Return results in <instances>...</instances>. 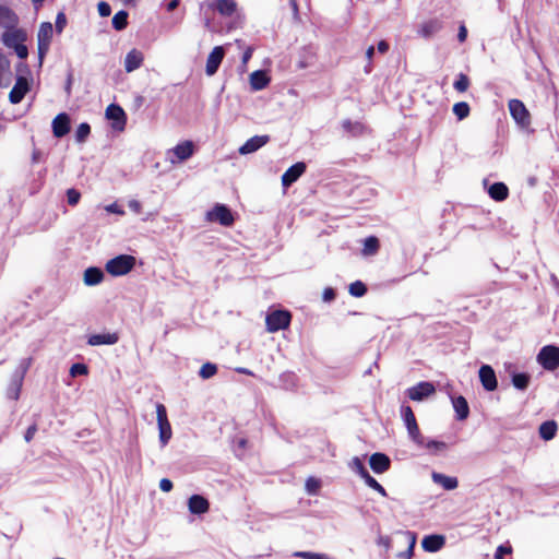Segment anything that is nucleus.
Instances as JSON below:
<instances>
[{
  "mask_svg": "<svg viewBox=\"0 0 559 559\" xmlns=\"http://www.w3.org/2000/svg\"><path fill=\"white\" fill-rule=\"evenodd\" d=\"M23 34L20 32V31H14V29H11V31H8L3 34V43L5 46L10 47V48H13L17 45H20L21 40H23Z\"/></svg>",
  "mask_w": 559,
  "mask_h": 559,
  "instance_id": "33",
  "label": "nucleus"
},
{
  "mask_svg": "<svg viewBox=\"0 0 559 559\" xmlns=\"http://www.w3.org/2000/svg\"><path fill=\"white\" fill-rule=\"evenodd\" d=\"M488 193L495 201H504L509 195V189L503 182H495L490 186Z\"/></svg>",
  "mask_w": 559,
  "mask_h": 559,
  "instance_id": "30",
  "label": "nucleus"
},
{
  "mask_svg": "<svg viewBox=\"0 0 559 559\" xmlns=\"http://www.w3.org/2000/svg\"><path fill=\"white\" fill-rule=\"evenodd\" d=\"M135 265V258L120 254L107 261L105 269L112 276H122L129 273Z\"/></svg>",
  "mask_w": 559,
  "mask_h": 559,
  "instance_id": "1",
  "label": "nucleus"
},
{
  "mask_svg": "<svg viewBox=\"0 0 559 559\" xmlns=\"http://www.w3.org/2000/svg\"><path fill=\"white\" fill-rule=\"evenodd\" d=\"M90 133H91L90 124L87 122H82L81 124H79V127L75 131L76 142H79V143L85 142V140L87 139Z\"/></svg>",
  "mask_w": 559,
  "mask_h": 559,
  "instance_id": "40",
  "label": "nucleus"
},
{
  "mask_svg": "<svg viewBox=\"0 0 559 559\" xmlns=\"http://www.w3.org/2000/svg\"><path fill=\"white\" fill-rule=\"evenodd\" d=\"M509 111L514 121L522 128H526L531 124V115L520 99H511L508 104Z\"/></svg>",
  "mask_w": 559,
  "mask_h": 559,
  "instance_id": "6",
  "label": "nucleus"
},
{
  "mask_svg": "<svg viewBox=\"0 0 559 559\" xmlns=\"http://www.w3.org/2000/svg\"><path fill=\"white\" fill-rule=\"evenodd\" d=\"M217 372V367L214 364L206 362L202 365L199 371V376L203 379H209Z\"/></svg>",
  "mask_w": 559,
  "mask_h": 559,
  "instance_id": "46",
  "label": "nucleus"
},
{
  "mask_svg": "<svg viewBox=\"0 0 559 559\" xmlns=\"http://www.w3.org/2000/svg\"><path fill=\"white\" fill-rule=\"evenodd\" d=\"M22 383H23V381L14 378V376H12L11 383L8 386V390H7V395H8L9 399H12V400H17L19 399L20 392H21V388H22Z\"/></svg>",
  "mask_w": 559,
  "mask_h": 559,
  "instance_id": "36",
  "label": "nucleus"
},
{
  "mask_svg": "<svg viewBox=\"0 0 559 559\" xmlns=\"http://www.w3.org/2000/svg\"><path fill=\"white\" fill-rule=\"evenodd\" d=\"M442 28V22L438 19L426 21L421 24L418 34L425 38H429Z\"/></svg>",
  "mask_w": 559,
  "mask_h": 559,
  "instance_id": "25",
  "label": "nucleus"
},
{
  "mask_svg": "<svg viewBox=\"0 0 559 559\" xmlns=\"http://www.w3.org/2000/svg\"><path fill=\"white\" fill-rule=\"evenodd\" d=\"M188 508L192 514H203L209 511L210 503L203 496L193 495L189 498Z\"/></svg>",
  "mask_w": 559,
  "mask_h": 559,
  "instance_id": "21",
  "label": "nucleus"
},
{
  "mask_svg": "<svg viewBox=\"0 0 559 559\" xmlns=\"http://www.w3.org/2000/svg\"><path fill=\"white\" fill-rule=\"evenodd\" d=\"M270 79L266 73L261 70L253 71L250 74V86L253 91H261L267 86Z\"/></svg>",
  "mask_w": 559,
  "mask_h": 559,
  "instance_id": "29",
  "label": "nucleus"
},
{
  "mask_svg": "<svg viewBox=\"0 0 559 559\" xmlns=\"http://www.w3.org/2000/svg\"><path fill=\"white\" fill-rule=\"evenodd\" d=\"M28 91L27 80L23 76L17 78L14 86L9 93V99L12 104H19Z\"/></svg>",
  "mask_w": 559,
  "mask_h": 559,
  "instance_id": "19",
  "label": "nucleus"
},
{
  "mask_svg": "<svg viewBox=\"0 0 559 559\" xmlns=\"http://www.w3.org/2000/svg\"><path fill=\"white\" fill-rule=\"evenodd\" d=\"M104 273L99 267H87L84 271L83 282L86 286H95L103 282Z\"/></svg>",
  "mask_w": 559,
  "mask_h": 559,
  "instance_id": "23",
  "label": "nucleus"
},
{
  "mask_svg": "<svg viewBox=\"0 0 559 559\" xmlns=\"http://www.w3.org/2000/svg\"><path fill=\"white\" fill-rule=\"evenodd\" d=\"M467 37V29L464 25H461L459 28L457 39L463 43Z\"/></svg>",
  "mask_w": 559,
  "mask_h": 559,
  "instance_id": "62",
  "label": "nucleus"
},
{
  "mask_svg": "<svg viewBox=\"0 0 559 559\" xmlns=\"http://www.w3.org/2000/svg\"><path fill=\"white\" fill-rule=\"evenodd\" d=\"M105 210L108 212V213H114V214H118V215H123L124 214V211L116 203H111L109 205H107L105 207Z\"/></svg>",
  "mask_w": 559,
  "mask_h": 559,
  "instance_id": "56",
  "label": "nucleus"
},
{
  "mask_svg": "<svg viewBox=\"0 0 559 559\" xmlns=\"http://www.w3.org/2000/svg\"><path fill=\"white\" fill-rule=\"evenodd\" d=\"M452 110L459 120H463L468 117L471 108L466 102H460L453 105Z\"/></svg>",
  "mask_w": 559,
  "mask_h": 559,
  "instance_id": "37",
  "label": "nucleus"
},
{
  "mask_svg": "<svg viewBox=\"0 0 559 559\" xmlns=\"http://www.w3.org/2000/svg\"><path fill=\"white\" fill-rule=\"evenodd\" d=\"M206 221L218 222L223 226H230L234 223V216L226 205L216 204L206 213Z\"/></svg>",
  "mask_w": 559,
  "mask_h": 559,
  "instance_id": "9",
  "label": "nucleus"
},
{
  "mask_svg": "<svg viewBox=\"0 0 559 559\" xmlns=\"http://www.w3.org/2000/svg\"><path fill=\"white\" fill-rule=\"evenodd\" d=\"M342 128L345 132H347L348 134H352V135H358L362 132V124L360 122H353L352 120L349 119H346L342 122Z\"/></svg>",
  "mask_w": 559,
  "mask_h": 559,
  "instance_id": "35",
  "label": "nucleus"
},
{
  "mask_svg": "<svg viewBox=\"0 0 559 559\" xmlns=\"http://www.w3.org/2000/svg\"><path fill=\"white\" fill-rule=\"evenodd\" d=\"M530 383V376L527 373H514L512 376V384L518 390H525Z\"/></svg>",
  "mask_w": 559,
  "mask_h": 559,
  "instance_id": "38",
  "label": "nucleus"
},
{
  "mask_svg": "<svg viewBox=\"0 0 559 559\" xmlns=\"http://www.w3.org/2000/svg\"><path fill=\"white\" fill-rule=\"evenodd\" d=\"M295 556L302 558V559H331L325 554H319V552H312V551H297V552H295Z\"/></svg>",
  "mask_w": 559,
  "mask_h": 559,
  "instance_id": "50",
  "label": "nucleus"
},
{
  "mask_svg": "<svg viewBox=\"0 0 559 559\" xmlns=\"http://www.w3.org/2000/svg\"><path fill=\"white\" fill-rule=\"evenodd\" d=\"M106 118L112 121L111 127L115 130L122 131L126 127V112L116 104H110L106 108Z\"/></svg>",
  "mask_w": 559,
  "mask_h": 559,
  "instance_id": "10",
  "label": "nucleus"
},
{
  "mask_svg": "<svg viewBox=\"0 0 559 559\" xmlns=\"http://www.w3.org/2000/svg\"><path fill=\"white\" fill-rule=\"evenodd\" d=\"M469 80L468 78L461 73L457 78V80L454 82L453 86L457 92H465L468 88Z\"/></svg>",
  "mask_w": 559,
  "mask_h": 559,
  "instance_id": "49",
  "label": "nucleus"
},
{
  "mask_svg": "<svg viewBox=\"0 0 559 559\" xmlns=\"http://www.w3.org/2000/svg\"><path fill=\"white\" fill-rule=\"evenodd\" d=\"M290 313L284 310H275L265 318L266 330L271 333L286 329L290 323Z\"/></svg>",
  "mask_w": 559,
  "mask_h": 559,
  "instance_id": "5",
  "label": "nucleus"
},
{
  "mask_svg": "<svg viewBox=\"0 0 559 559\" xmlns=\"http://www.w3.org/2000/svg\"><path fill=\"white\" fill-rule=\"evenodd\" d=\"M11 80L10 62L4 55L0 53V87H8Z\"/></svg>",
  "mask_w": 559,
  "mask_h": 559,
  "instance_id": "28",
  "label": "nucleus"
},
{
  "mask_svg": "<svg viewBox=\"0 0 559 559\" xmlns=\"http://www.w3.org/2000/svg\"><path fill=\"white\" fill-rule=\"evenodd\" d=\"M88 373V368L86 365L84 364H73L70 368V374L72 377H78V376H85Z\"/></svg>",
  "mask_w": 559,
  "mask_h": 559,
  "instance_id": "51",
  "label": "nucleus"
},
{
  "mask_svg": "<svg viewBox=\"0 0 559 559\" xmlns=\"http://www.w3.org/2000/svg\"><path fill=\"white\" fill-rule=\"evenodd\" d=\"M407 543H408L407 549L405 551L397 554V559H411L412 558L416 538L411 533H407Z\"/></svg>",
  "mask_w": 559,
  "mask_h": 559,
  "instance_id": "41",
  "label": "nucleus"
},
{
  "mask_svg": "<svg viewBox=\"0 0 559 559\" xmlns=\"http://www.w3.org/2000/svg\"><path fill=\"white\" fill-rule=\"evenodd\" d=\"M479 380L486 391H495L498 386L495 370L489 365H483L478 371Z\"/></svg>",
  "mask_w": 559,
  "mask_h": 559,
  "instance_id": "13",
  "label": "nucleus"
},
{
  "mask_svg": "<svg viewBox=\"0 0 559 559\" xmlns=\"http://www.w3.org/2000/svg\"><path fill=\"white\" fill-rule=\"evenodd\" d=\"M36 430H37V428H36V426H35V425L29 426V427L27 428V430H26V432H25V436H24V439H25V441H26V442H29V441L33 439V437H34V435H35V432H36Z\"/></svg>",
  "mask_w": 559,
  "mask_h": 559,
  "instance_id": "61",
  "label": "nucleus"
},
{
  "mask_svg": "<svg viewBox=\"0 0 559 559\" xmlns=\"http://www.w3.org/2000/svg\"><path fill=\"white\" fill-rule=\"evenodd\" d=\"M112 27L117 31H122L127 27L128 24V12L126 11H119L117 12L112 20Z\"/></svg>",
  "mask_w": 559,
  "mask_h": 559,
  "instance_id": "34",
  "label": "nucleus"
},
{
  "mask_svg": "<svg viewBox=\"0 0 559 559\" xmlns=\"http://www.w3.org/2000/svg\"><path fill=\"white\" fill-rule=\"evenodd\" d=\"M511 552V549L504 546H499L495 554V559H503L506 554Z\"/></svg>",
  "mask_w": 559,
  "mask_h": 559,
  "instance_id": "59",
  "label": "nucleus"
},
{
  "mask_svg": "<svg viewBox=\"0 0 559 559\" xmlns=\"http://www.w3.org/2000/svg\"><path fill=\"white\" fill-rule=\"evenodd\" d=\"M269 135H254L247 140L243 145H241L238 150L240 155H248L257 152L259 148L269 143Z\"/></svg>",
  "mask_w": 559,
  "mask_h": 559,
  "instance_id": "14",
  "label": "nucleus"
},
{
  "mask_svg": "<svg viewBox=\"0 0 559 559\" xmlns=\"http://www.w3.org/2000/svg\"><path fill=\"white\" fill-rule=\"evenodd\" d=\"M362 479L365 480L367 486H369L370 488H372L376 491H378L382 497H386L388 496L386 490L384 489V487L381 484H379L370 474H368V476H366Z\"/></svg>",
  "mask_w": 559,
  "mask_h": 559,
  "instance_id": "44",
  "label": "nucleus"
},
{
  "mask_svg": "<svg viewBox=\"0 0 559 559\" xmlns=\"http://www.w3.org/2000/svg\"><path fill=\"white\" fill-rule=\"evenodd\" d=\"M401 415L406 426L409 438L417 444H424V437L420 433L419 427L417 425L415 415L411 408V406H402Z\"/></svg>",
  "mask_w": 559,
  "mask_h": 559,
  "instance_id": "4",
  "label": "nucleus"
},
{
  "mask_svg": "<svg viewBox=\"0 0 559 559\" xmlns=\"http://www.w3.org/2000/svg\"><path fill=\"white\" fill-rule=\"evenodd\" d=\"M557 423L555 420H547L544 421L539 426V436L542 439L549 441L555 438L557 432Z\"/></svg>",
  "mask_w": 559,
  "mask_h": 559,
  "instance_id": "31",
  "label": "nucleus"
},
{
  "mask_svg": "<svg viewBox=\"0 0 559 559\" xmlns=\"http://www.w3.org/2000/svg\"><path fill=\"white\" fill-rule=\"evenodd\" d=\"M321 486V483L319 479L314 478V477H309L307 480H306V484H305V487H306V491L309 493V495H316L319 490Z\"/></svg>",
  "mask_w": 559,
  "mask_h": 559,
  "instance_id": "48",
  "label": "nucleus"
},
{
  "mask_svg": "<svg viewBox=\"0 0 559 559\" xmlns=\"http://www.w3.org/2000/svg\"><path fill=\"white\" fill-rule=\"evenodd\" d=\"M369 465L376 474H382L390 468L391 461L386 454L377 452L371 454Z\"/></svg>",
  "mask_w": 559,
  "mask_h": 559,
  "instance_id": "16",
  "label": "nucleus"
},
{
  "mask_svg": "<svg viewBox=\"0 0 559 559\" xmlns=\"http://www.w3.org/2000/svg\"><path fill=\"white\" fill-rule=\"evenodd\" d=\"M119 341L117 333H99L88 337L87 344L91 346L114 345Z\"/></svg>",
  "mask_w": 559,
  "mask_h": 559,
  "instance_id": "22",
  "label": "nucleus"
},
{
  "mask_svg": "<svg viewBox=\"0 0 559 559\" xmlns=\"http://www.w3.org/2000/svg\"><path fill=\"white\" fill-rule=\"evenodd\" d=\"M215 9L224 16H231L237 10L235 0H216Z\"/></svg>",
  "mask_w": 559,
  "mask_h": 559,
  "instance_id": "32",
  "label": "nucleus"
},
{
  "mask_svg": "<svg viewBox=\"0 0 559 559\" xmlns=\"http://www.w3.org/2000/svg\"><path fill=\"white\" fill-rule=\"evenodd\" d=\"M81 194L75 189H69L67 191V199L70 205H76L80 201Z\"/></svg>",
  "mask_w": 559,
  "mask_h": 559,
  "instance_id": "53",
  "label": "nucleus"
},
{
  "mask_svg": "<svg viewBox=\"0 0 559 559\" xmlns=\"http://www.w3.org/2000/svg\"><path fill=\"white\" fill-rule=\"evenodd\" d=\"M252 56V48H248L242 55V63L246 64Z\"/></svg>",
  "mask_w": 559,
  "mask_h": 559,
  "instance_id": "64",
  "label": "nucleus"
},
{
  "mask_svg": "<svg viewBox=\"0 0 559 559\" xmlns=\"http://www.w3.org/2000/svg\"><path fill=\"white\" fill-rule=\"evenodd\" d=\"M128 206L131 211H133L136 214H139L142 210V205L138 200H130L128 202Z\"/></svg>",
  "mask_w": 559,
  "mask_h": 559,
  "instance_id": "60",
  "label": "nucleus"
},
{
  "mask_svg": "<svg viewBox=\"0 0 559 559\" xmlns=\"http://www.w3.org/2000/svg\"><path fill=\"white\" fill-rule=\"evenodd\" d=\"M431 477L433 483L440 485L445 490H453L459 486L457 478L453 476H447L444 474L433 472Z\"/></svg>",
  "mask_w": 559,
  "mask_h": 559,
  "instance_id": "24",
  "label": "nucleus"
},
{
  "mask_svg": "<svg viewBox=\"0 0 559 559\" xmlns=\"http://www.w3.org/2000/svg\"><path fill=\"white\" fill-rule=\"evenodd\" d=\"M19 23V17L7 5H0V27L5 28L8 31L14 29Z\"/></svg>",
  "mask_w": 559,
  "mask_h": 559,
  "instance_id": "17",
  "label": "nucleus"
},
{
  "mask_svg": "<svg viewBox=\"0 0 559 559\" xmlns=\"http://www.w3.org/2000/svg\"><path fill=\"white\" fill-rule=\"evenodd\" d=\"M224 55L225 52L222 46L214 47L213 50L210 52L205 66V73L209 76H212L217 72L219 64L223 61Z\"/></svg>",
  "mask_w": 559,
  "mask_h": 559,
  "instance_id": "12",
  "label": "nucleus"
},
{
  "mask_svg": "<svg viewBox=\"0 0 559 559\" xmlns=\"http://www.w3.org/2000/svg\"><path fill=\"white\" fill-rule=\"evenodd\" d=\"M322 298L326 302L332 301L335 298V293H334L333 288H331V287L325 288L323 290Z\"/></svg>",
  "mask_w": 559,
  "mask_h": 559,
  "instance_id": "58",
  "label": "nucleus"
},
{
  "mask_svg": "<svg viewBox=\"0 0 559 559\" xmlns=\"http://www.w3.org/2000/svg\"><path fill=\"white\" fill-rule=\"evenodd\" d=\"M97 9H98V13L102 17H106V16H109L110 13H111V8L110 5L105 2V1H100L97 5Z\"/></svg>",
  "mask_w": 559,
  "mask_h": 559,
  "instance_id": "54",
  "label": "nucleus"
},
{
  "mask_svg": "<svg viewBox=\"0 0 559 559\" xmlns=\"http://www.w3.org/2000/svg\"><path fill=\"white\" fill-rule=\"evenodd\" d=\"M143 53L138 49L130 50L124 58V70L130 73L139 69L143 63Z\"/></svg>",
  "mask_w": 559,
  "mask_h": 559,
  "instance_id": "20",
  "label": "nucleus"
},
{
  "mask_svg": "<svg viewBox=\"0 0 559 559\" xmlns=\"http://www.w3.org/2000/svg\"><path fill=\"white\" fill-rule=\"evenodd\" d=\"M350 467L352 469L357 473L361 478H365L366 476H368V471L366 469V467L364 466V463L361 462V460L357 456H355L352 462H350Z\"/></svg>",
  "mask_w": 559,
  "mask_h": 559,
  "instance_id": "45",
  "label": "nucleus"
},
{
  "mask_svg": "<svg viewBox=\"0 0 559 559\" xmlns=\"http://www.w3.org/2000/svg\"><path fill=\"white\" fill-rule=\"evenodd\" d=\"M379 248V240L376 237H368L364 242V253L373 254Z\"/></svg>",
  "mask_w": 559,
  "mask_h": 559,
  "instance_id": "43",
  "label": "nucleus"
},
{
  "mask_svg": "<svg viewBox=\"0 0 559 559\" xmlns=\"http://www.w3.org/2000/svg\"><path fill=\"white\" fill-rule=\"evenodd\" d=\"M348 290L354 297H362L367 292V287L362 282L356 281L349 285Z\"/></svg>",
  "mask_w": 559,
  "mask_h": 559,
  "instance_id": "42",
  "label": "nucleus"
},
{
  "mask_svg": "<svg viewBox=\"0 0 559 559\" xmlns=\"http://www.w3.org/2000/svg\"><path fill=\"white\" fill-rule=\"evenodd\" d=\"M389 50V44L385 40H381L378 43V51L381 53H385Z\"/></svg>",
  "mask_w": 559,
  "mask_h": 559,
  "instance_id": "63",
  "label": "nucleus"
},
{
  "mask_svg": "<svg viewBox=\"0 0 559 559\" xmlns=\"http://www.w3.org/2000/svg\"><path fill=\"white\" fill-rule=\"evenodd\" d=\"M53 34V26L50 22H43L37 33L38 55L40 61L48 52Z\"/></svg>",
  "mask_w": 559,
  "mask_h": 559,
  "instance_id": "7",
  "label": "nucleus"
},
{
  "mask_svg": "<svg viewBox=\"0 0 559 559\" xmlns=\"http://www.w3.org/2000/svg\"><path fill=\"white\" fill-rule=\"evenodd\" d=\"M421 447H425L427 450H429L433 454H437L447 449V444L444 442L437 441V440H430L427 443L424 442V444Z\"/></svg>",
  "mask_w": 559,
  "mask_h": 559,
  "instance_id": "47",
  "label": "nucleus"
},
{
  "mask_svg": "<svg viewBox=\"0 0 559 559\" xmlns=\"http://www.w3.org/2000/svg\"><path fill=\"white\" fill-rule=\"evenodd\" d=\"M452 404H453V408L455 411L457 420H464L468 417L469 407H468L467 401L464 396L460 395L457 397L452 399Z\"/></svg>",
  "mask_w": 559,
  "mask_h": 559,
  "instance_id": "27",
  "label": "nucleus"
},
{
  "mask_svg": "<svg viewBox=\"0 0 559 559\" xmlns=\"http://www.w3.org/2000/svg\"><path fill=\"white\" fill-rule=\"evenodd\" d=\"M13 48H14V50H15V52H16V55H17V57L20 59H25L27 57L28 50H27V47L25 45L20 44L17 46L13 47Z\"/></svg>",
  "mask_w": 559,
  "mask_h": 559,
  "instance_id": "55",
  "label": "nucleus"
},
{
  "mask_svg": "<svg viewBox=\"0 0 559 559\" xmlns=\"http://www.w3.org/2000/svg\"><path fill=\"white\" fill-rule=\"evenodd\" d=\"M32 365V358H24L20 361L16 370L14 371V378L23 381L24 377Z\"/></svg>",
  "mask_w": 559,
  "mask_h": 559,
  "instance_id": "39",
  "label": "nucleus"
},
{
  "mask_svg": "<svg viewBox=\"0 0 559 559\" xmlns=\"http://www.w3.org/2000/svg\"><path fill=\"white\" fill-rule=\"evenodd\" d=\"M435 392L436 388L431 382L421 381L418 382L416 385L408 388L406 391V395L412 401L421 402L427 397L433 395Z\"/></svg>",
  "mask_w": 559,
  "mask_h": 559,
  "instance_id": "8",
  "label": "nucleus"
},
{
  "mask_svg": "<svg viewBox=\"0 0 559 559\" xmlns=\"http://www.w3.org/2000/svg\"><path fill=\"white\" fill-rule=\"evenodd\" d=\"M159 488L162 491L164 492H169L171 489H173V483L170 479L168 478H163L160 481H159Z\"/></svg>",
  "mask_w": 559,
  "mask_h": 559,
  "instance_id": "57",
  "label": "nucleus"
},
{
  "mask_svg": "<svg viewBox=\"0 0 559 559\" xmlns=\"http://www.w3.org/2000/svg\"><path fill=\"white\" fill-rule=\"evenodd\" d=\"M174 157H170V162L181 163L190 158L193 154V143L191 141H185L177 144L170 152Z\"/></svg>",
  "mask_w": 559,
  "mask_h": 559,
  "instance_id": "11",
  "label": "nucleus"
},
{
  "mask_svg": "<svg viewBox=\"0 0 559 559\" xmlns=\"http://www.w3.org/2000/svg\"><path fill=\"white\" fill-rule=\"evenodd\" d=\"M56 31L57 33H62V31L64 29L66 25H67V16L63 12H59L56 16Z\"/></svg>",
  "mask_w": 559,
  "mask_h": 559,
  "instance_id": "52",
  "label": "nucleus"
},
{
  "mask_svg": "<svg viewBox=\"0 0 559 559\" xmlns=\"http://www.w3.org/2000/svg\"><path fill=\"white\" fill-rule=\"evenodd\" d=\"M306 171V164L298 162L290 166L282 176V185L285 188L292 186Z\"/></svg>",
  "mask_w": 559,
  "mask_h": 559,
  "instance_id": "15",
  "label": "nucleus"
},
{
  "mask_svg": "<svg viewBox=\"0 0 559 559\" xmlns=\"http://www.w3.org/2000/svg\"><path fill=\"white\" fill-rule=\"evenodd\" d=\"M537 362L548 371H554L559 367V347L546 345L542 347L537 355Z\"/></svg>",
  "mask_w": 559,
  "mask_h": 559,
  "instance_id": "3",
  "label": "nucleus"
},
{
  "mask_svg": "<svg viewBox=\"0 0 559 559\" xmlns=\"http://www.w3.org/2000/svg\"><path fill=\"white\" fill-rule=\"evenodd\" d=\"M156 417L158 426V439L160 447L164 448L168 444L173 437V430L167 417L166 407L162 403L156 404Z\"/></svg>",
  "mask_w": 559,
  "mask_h": 559,
  "instance_id": "2",
  "label": "nucleus"
},
{
  "mask_svg": "<svg viewBox=\"0 0 559 559\" xmlns=\"http://www.w3.org/2000/svg\"><path fill=\"white\" fill-rule=\"evenodd\" d=\"M444 545V537L441 535H429L424 537L421 546L426 551L435 552L442 548Z\"/></svg>",
  "mask_w": 559,
  "mask_h": 559,
  "instance_id": "26",
  "label": "nucleus"
},
{
  "mask_svg": "<svg viewBox=\"0 0 559 559\" xmlns=\"http://www.w3.org/2000/svg\"><path fill=\"white\" fill-rule=\"evenodd\" d=\"M70 131V118L62 112L52 120V132L56 138H62Z\"/></svg>",
  "mask_w": 559,
  "mask_h": 559,
  "instance_id": "18",
  "label": "nucleus"
}]
</instances>
